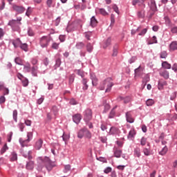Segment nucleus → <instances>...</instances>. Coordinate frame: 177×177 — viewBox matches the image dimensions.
<instances>
[{
  "label": "nucleus",
  "mask_w": 177,
  "mask_h": 177,
  "mask_svg": "<svg viewBox=\"0 0 177 177\" xmlns=\"http://www.w3.org/2000/svg\"><path fill=\"white\" fill-rule=\"evenodd\" d=\"M126 118L127 122H129L130 124H132L134 121L133 118H132V114L131 113V112L126 113Z\"/></svg>",
  "instance_id": "nucleus-14"
},
{
  "label": "nucleus",
  "mask_w": 177,
  "mask_h": 177,
  "mask_svg": "<svg viewBox=\"0 0 177 177\" xmlns=\"http://www.w3.org/2000/svg\"><path fill=\"white\" fill-rule=\"evenodd\" d=\"M91 79L93 86H96V85H97V78H96V76L91 75Z\"/></svg>",
  "instance_id": "nucleus-26"
},
{
  "label": "nucleus",
  "mask_w": 177,
  "mask_h": 177,
  "mask_svg": "<svg viewBox=\"0 0 177 177\" xmlns=\"http://www.w3.org/2000/svg\"><path fill=\"white\" fill-rule=\"evenodd\" d=\"M138 17H140L141 19H143L145 17V10H141L138 12Z\"/></svg>",
  "instance_id": "nucleus-43"
},
{
  "label": "nucleus",
  "mask_w": 177,
  "mask_h": 177,
  "mask_svg": "<svg viewBox=\"0 0 177 177\" xmlns=\"http://www.w3.org/2000/svg\"><path fill=\"white\" fill-rule=\"evenodd\" d=\"M167 81L160 80L158 82V88L159 91H162V89H164V86H167Z\"/></svg>",
  "instance_id": "nucleus-10"
},
{
  "label": "nucleus",
  "mask_w": 177,
  "mask_h": 177,
  "mask_svg": "<svg viewBox=\"0 0 177 177\" xmlns=\"http://www.w3.org/2000/svg\"><path fill=\"white\" fill-rule=\"evenodd\" d=\"M6 150H8V145L6 144H5L1 150V154H3V153H5V151H6Z\"/></svg>",
  "instance_id": "nucleus-54"
},
{
  "label": "nucleus",
  "mask_w": 177,
  "mask_h": 177,
  "mask_svg": "<svg viewBox=\"0 0 177 177\" xmlns=\"http://www.w3.org/2000/svg\"><path fill=\"white\" fill-rule=\"evenodd\" d=\"M142 73H143V67H142L141 66L135 69L136 77L140 75Z\"/></svg>",
  "instance_id": "nucleus-17"
},
{
  "label": "nucleus",
  "mask_w": 177,
  "mask_h": 177,
  "mask_svg": "<svg viewBox=\"0 0 177 177\" xmlns=\"http://www.w3.org/2000/svg\"><path fill=\"white\" fill-rule=\"evenodd\" d=\"M10 160H11V161H16L17 160V153L13 152L11 154Z\"/></svg>",
  "instance_id": "nucleus-39"
},
{
  "label": "nucleus",
  "mask_w": 177,
  "mask_h": 177,
  "mask_svg": "<svg viewBox=\"0 0 177 177\" xmlns=\"http://www.w3.org/2000/svg\"><path fill=\"white\" fill-rule=\"evenodd\" d=\"M137 3H138V6H141V8H145L146 6V5H145V3L140 2V0H133L132 1V5L133 6H136V5Z\"/></svg>",
  "instance_id": "nucleus-18"
},
{
  "label": "nucleus",
  "mask_w": 177,
  "mask_h": 177,
  "mask_svg": "<svg viewBox=\"0 0 177 177\" xmlns=\"http://www.w3.org/2000/svg\"><path fill=\"white\" fill-rule=\"evenodd\" d=\"M147 32V28H144L138 35H145Z\"/></svg>",
  "instance_id": "nucleus-64"
},
{
  "label": "nucleus",
  "mask_w": 177,
  "mask_h": 177,
  "mask_svg": "<svg viewBox=\"0 0 177 177\" xmlns=\"http://www.w3.org/2000/svg\"><path fill=\"white\" fill-rule=\"evenodd\" d=\"M150 81V76L149 75H145L142 80V84H144V86H146L147 82Z\"/></svg>",
  "instance_id": "nucleus-25"
},
{
  "label": "nucleus",
  "mask_w": 177,
  "mask_h": 177,
  "mask_svg": "<svg viewBox=\"0 0 177 177\" xmlns=\"http://www.w3.org/2000/svg\"><path fill=\"white\" fill-rule=\"evenodd\" d=\"M23 156L25 157V158H28V160H31L32 158L31 151H25L24 152Z\"/></svg>",
  "instance_id": "nucleus-27"
},
{
  "label": "nucleus",
  "mask_w": 177,
  "mask_h": 177,
  "mask_svg": "<svg viewBox=\"0 0 177 177\" xmlns=\"http://www.w3.org/2000/svg\"><path fill=\"white\" fill-rule=\"evenodd\" d=\"M86 50H87V52H89V53H91V52H92L93 50V46H92V44H91V43L87 44Z\"/></svg>",
  "instance_id": "nucleus-35"
},
{
  "label": "nucleus",
  "mask_w": 177,
  "mask_h": 177,
  "mask_svg": "<svg viewBox=\"0 0 177 177\" xmlns=\"http://www.w3.org/2000/svg\"><path fill=\"white\" fill-rule=\"evenodd\" d=\"M12 136H13V133L10 132V133L8 134V142H11V140H12Z\"/></svg>",
  "instance_id": "nucleus-59"
},
{
  "label": "nucleus",
  "mask_w": 177,
  "mask_h": 177,
  "mask_svg": "<svg viewBox=\"0 0 177 177\" xmlns=\"http://www.w3.org/2000/svg\"><path fill=\"white\" fill-rule=\"evenodd\" d=\"M24 71L25 73H30L33 77H37L38 74V66H33L31 67V64L30 62H25V64H24Z\"/></svg>",
  "instance_id": "nucleus-2"
},
{
  "label": "nucleus",
  "mask_w": 177,
  "mask_h": 177,
  "mask_svg": "<svg viewBox=\"0 0 177 177\" xmlns=\"http://www.w3.org/2000/svg\"><path fill=\"white\" fill-rule=\"evenodd\" d=\"M62 138H63V140H64V142H67V140H68V139H70V135L64 134Z\"/></svg>",
  "instance_id": "nucleus-51"
},
{
  "label": "nucleus",
  "mask_w": 177,
  "mask_h": 177,
  "mask_svg": "<svg viewBox=\"0 0 177 177\" xmlns=\"http://www.w3.org/2000/svg\"><path fill=\"white\" fill-rule=\"evenodd\" d=\"M82 118V116H81V114L80 113H77L73 116V120L75 122V124H80Z\"/></svg>",
  "instance_id": "nucleus-11"
},
{
  "label": "nucleus",
  "mask_w": 177,
  "mask_h": 177,
  "mask_svg": "<svg viewBox=\"0 0 177 177\" xmlns=\"http://www.w3.org/2000/svg\"><path fill=\"white\" fill-rule=\"evenodd\" d=\"M26 169H34V162L29 161L26 164Z\"/></svg>",
  "instance_id": "nucleus-29"
},
{
  "label": "nucleus",
  "mask_w": 177,
  "mask_h": 177,
  "mask_svg": "<svg viewBox=\"0 0 177 177\" xmlns=\"http://www.w3.org/2000/svg\"><path fill=\"white\" fill-rule=\"evenodd\" d=\"M16 64H19V66H23V60L20 57H16L15 59Z\"/></svg>",
  "instance_id": "nucleus-37"
},
{
  "label": "nucleus",
  "mask_w": 177,
  "mask_h": 177,
  "mask_svg": "<svg viewBox=\"0 0 177 177\" xmlns=\"http://www.w3.org/2000/svg\"><path fill=\"white\" fill-rule=\"evenodd\" d=\"M102 131H106L107 129V124L106 123H102L100 127Z\"/></svg>",
  "instance_id": "nucleus-57"
},
{
  "label": "nucleus",
  "mask_w": 177,
  "mask_h": 177,
  "mask_svg": "<svg viewBox=\"0 0 177 177\" xmlns=\"http://www.w3.org/2000/svg\"><path fill=\"white\" fill-rule=\"evenodd\" d=\"M96 12H99L100 15H102V16H107L109 13L106 12V10L104 8H97Z\"/></svg>",
  "instance_id": "nucleus-22"
},
{
  "label": "nucleus",
  "mask_w": 177,
  "mask_h": 177,
  "mask_svg": "<svg viewBox=\"0 0 177 177\" xmlns=\"http://www.w3.org/2000/svg\"><path fill=\"white\" fill-rule=\"evenodd\" d=\"M20 48L22 50H24V52H28V45H27V44H21Z\"/></svg>",
  "instance_id": "nucleus-31"
},
{
  "label": "nucleus",
  "mask_w": 177,
  "mask_h": 177,
  "mask_svg": "<svg viewBox=\"0 0 177 177\" xmlns=\"http://www.w3.org/2000/svg\"><path fill=\"white\" fill-rule=\"evenodd\" d=\"M147 106H153L154 104V100L149 99L146 102Z\"/></svg>",
  "instance_id": "nucleus-41"
},
{
  "label": "nucleus",
  "mask_w": 177,
  "mask_h": 177,
  "mask_svg": "<svg viewBox=\"0 0 177 177\" xmlns=\"http://www.w3.org/2000/svg\"><path fill=\"white\" fill-rule=\"evenodd\" d=\"M111 24H114V23H115V16L114 14L111 15Z\"/></svg>",
  "instance_id": "nucleus-52"
},
{
  "label": "nucleus",
  "mask_w": 177,
  "mask_h": 177,
  "mask_svg": "<svg viewBox=\"0 0 177 177\" xmlns=\"http://www.w3.org/2000/svg\"><path fill=\"white\" fill-rule=\"evenodd\" d=\"M118 133H120V129L115 127H111L109 130V135H118Z\"/></svg>",
  "instance_id": "nucleus-12"
},
{
  "label": "nucleus",
  "mask_w": 177,
  "mask_h": 177,
  "mask_svg": "<svg viewBox=\"0 0 177 177\" xmlns=\"http://www.w3.org/2000/svg\"><path fill=\"white\" fill-rule=\"evenodd\" d=\"M12 9L15 10V12H17L19 15H21V13H24V12L26 11V8L24 7L17 5H14L12 6Z\"/></svg>",
  "instance_id": "nucleus-7"
},
{
  "label": "nucleus",
  "mask_w": 177,
  "mask_h": 177,
  "mask_svg": "<svg viewBox=\"0 0 177 177\" xmlns=\"http://www.w3.org/2000/svg\"><path fill=\"white\" fill-rule=\"evenodd\" d=\"M162 67H163V68H167L169 70V68H171V64L165 61L162 63Z\"/></svg>",
  "instance_id": "nucleus-33"
},
{
  "label": "nucleus",
  "mask_w": 177,
  "mask_h": 177,
  "mask_svg": "<svg viewBox=\"0 0 177 177\" xmlns=\"http://www.w3.org/2000/svg\"><path fill=\"white\" fill-rule=\"evenodd\" d=\"M150 9L152 10V12L151 13L150 17L154 15V12L156 10H157V5L156 4V1L151 0V4H150Z\"/></svg>",
  "instance_id": "nucleus-8"
},
{
  "label": "nucleus",
  "mask_w": 177,
  "mask_h": 177,
  "mask_svg": "<svg viewBox=\"0 0 177 177\" xmlns=\"http://www.w3.org/2000/svg\"><path fill=\"white\" fill-rule=\"evenodd\" d=\"M42 145H44V140H42V139L37 140L35 145V149H36V150H40L41 147H42Z\"/></svg>",
  "instance_id": "nucleus-9"
},
{
  "label": "nucleus",
  "mask_w": 177,
  "mask_h": 177,
  "mask_svg": "<svg viewBox=\"0 0 177 177\" xmlns=\"http://www.w3.org/2000/svg\"><path fill=\"white\" fill-rule=\"evenodd\" d=\"M135 135H136V132L135 131V129H131L129 133L128 138L132 139V138H133V136H135Z\"/></svg>",
  "instance_id": "nucleus-32"
},
{
  "label": "nucleus",
  "mask_w": 177,
  "mask_h": 177,
  "mask_svg": "<svg viewBox=\"0 0 177 177\" xmlns=\"http://www.w3.org/2000/svg\"><path fill=\"white\" fill-rule=\"evenodd\" d=\"M110 45H111V38H108L104 42V44H103L102 47L104 48V49H106V48L110 46Z\"/></svg>",
  "instance_id": "nucleus-21"
},
{
  "label": "nucleus",
  "mask_w": 177,
  "mask_h": 177,
  "mask_svg": "<svg viewBox=\"0 0 177 177\" xmlns=\"http://www.w3.org/2000/svg\"><path fill=\"white\" fill-rule=\"evenodd\" d=\"M31 13H32V8H31V7H28L26 10V16H28V17H30Z\"/></svg>",
  "instance_id": "nucleus-42"
},
{
  "label": "nucleus",
  "mask_w": 177,
  "mask_h": 177,
  "mask_svg": "<svg viewBox=\"0 0 177 177\" xmlns=\"http://www.w3.org/2000/svg\"><path fill=\"white\" fill-rule=\"evenodd\" d=\"M160 75L161 77H163V78H165V80H168V78H169V72H168L166 70L161 71L160 72Z\"/></svg>",
  "instance_id": "nucleus-13"
},
{
  "label": "nucleus",
  "mask_w": 177,
  "mask_h": 177,
  "mask_svg": "<svg viewBox=\"0 0 177 177\" xmlns=\"http://www.w3.org/2000/svg\"><path fill=\"white\" fill-rule=\"evenodd\" d=\"M91 27H96L97 26V20L95 17H92L91 19Z\"/></svg>",
  "instance_id": "nucleus-24"
},
{
  "label": "nucleus",
  "mask_w": 177,
  "mask_h": 177,
  "mask_svg": "<svg viewBox=\"0 0 177 177\" xmlns=\"http://www.w3.org/2000/svg\"><path fill=\"white\" fill-rule=\"evenodd\" d=\"M60 17H58L55 21V26H59V24H60Z\"/></svg>",
  "instance_id": "nucleus-63"
},
{
  "label": "nucleus",
  "mask_w": 177,
  "mask_h": 177,
  "mask_svg": "<svg viewBox=\"0 0 177 177\" xmlns=\"http://www.w3.org/2000/svg\"><path fill=\"white\" fill-rule=\"evenodd\" d=\"M118 100L119 102H121L122 100H124V103L127 104V103H129L131 102V97H126L124 98V97L119 96L118 97Z\"/></svg>",
  "instance_id": "nucleus-15"
},
{
  "label": "nucleus",
  "mask_w": 177,
  "mask_h": 177,
  "mask_svg": "<svg viewBox=\"0 0 177 177\" xmlns=\"http://www.w3.org/2000/svg\"><path fill=\"white\" fill-rule=\"evenodd\" d=\"M134 155L136 157H140L141 154H140V148H136L134 150Z\"/></svg>",
  "instance_id": "nucleus-38"
},
{
  "label": "nucleus",
  "mask_w": 177,
  "mask_h": 177,
  "mask_svg": "<svg viewBox=\"0 0 177 177\" xmlns=\"http://www.w3.org/2000/svg\"><path fill=\"white\" fill-rule=\"evenodd\" d=\"M13 118L16 122H17V111H13Z\"/></svg>",
  "instance_id": "nucleus-53"
},
{
  "label": "nucleus",
  "mask_w": 177,
  "mask_h": 177,
  "mask_svg": "<svg viewBox=\"0 0 177 177\" xmlns=\"http://www.w3.org/2000/svg\"><path fill=\"white\" fill-rule=\"evenodd\" d=\"M38 162H42V164H44L46 165V168L48 171H52L53 168L56 167V165L55 162H53L48 157L42 158L39 157L38 158Z\"/></svg>",
  "instance_id": "nucleus-3"
},
{
  "label": "nucleus",
  "mask_w": 177,
  "mask_h": 177,
  "mask_svg": "<svg viewBox=\"0 0 177 177\" xmlns=\"http://www.w3.org/2000/svg\"><path fill=\"white\" fill-rule=\"evenodd\" d=\"M146 143H147V138H142L140 140L141 146H145Z\"/></svg>",
  "instance_id": "nucleus-46"
},
{
  "label": "nucleus",
  "mask_w": 177,
  "mask_h": 177,
  "mask_svg": "<svg viewBox=\"0 0 177 177\" xmlns=\"http://www.w3.org/2000/svg\"><path fill=\"white\" fill-rule=\"evenodd\" d=\"M111 171V167H106L104 171V174H110Z\"/></svg>",
  "instance_id": "nucleus-62"
},
{
  "label": "nucleus",
  "mask_w": 177,
  "mask_h": 177,
  "mask_svg": "<svg viewBox=\"0 0 177 177\" xmlns=\"http://www.w3.org/2000/svg\"><path fill=\"white\" fill-rule=\"evenodd\" d=\"M167 151H168V147H167V146H165L159 152V154H160V156H165V154H167Z\"/></svg>",
  "instance_id": "nucleus-30"
},
{
  "label": "nucleus",
  "mask_w": 177,
  "mask_h": 177,
  "mask_svg": "<svg viewBox=\"0 0 177 177\" xmlns=\"http://www.w3.org/2000/svg\"><path fill=\"white\" fill-rule=\"evenodd\" d=\"M121 154H122V151H121L120 149L115 150V151H114L115 157H116L117 158H120V157H121Z\"/></svg>",
  "instance_id": "nucleus-28"
},
{
  "label": "nucleus",
  "mask_w": 177,
  "mask_h": 177,
  "mask_svg": "<svg viewBox=\"0 0 177 177\" xmlns=\"http://www.w3.org/2000/svg\"><path fill=\"white\" fill-rule=\"evenodd\" d=\"M148 148L143 149L145 156H150V142H147Z\"/></svg>",
  "instance_id": "nucleus-20"
},
{
  "label": "nucleus",
  "mask_w": 177,
  "mask_h": 177,
  "mask_svg": "<svg viewBox=\"0 0 177 177\" xmlns=\"http://www.w3.org/2000/svg\"><path fill=\"white\" fill-rule=\"evenodd\" d=\"M85 46V44H84V43L82 42H79L76 44V48L77 49H82V48H84Z\"/></svg>",
  "instance_id": "nucleus-45"
},
{
  "label": "nucleus",
  "mask_w": 177,
  "mask_h": 177,
  "mask_svg": "<svg viewBox=\"0 0 177 177\" xmlns=\"http://www.w3.org/2000/svg\"><path fill=\"white\" fill-rule=\"evenodd\" d=\"M19 143L22 147H26L30 143V141L27 139L23 140V138H19Z\"/></svg>",
  "instance_id": "nucleus-16"
},
{
  "label": "nucleus",
  "mask_w": 177,
  "mask_h": 177,
  "mask_svg": "<svg viewBox=\"0 0 177 177\" xmlns=\"http://www.w3.org/2000/svg\"><path fill=\"white\" fill-rule=\"evenodd\" d=\"M50 42V37L49 36H43L39 39V45L42 48H48Z\"/></svg>",
  "instance_id": "nucleus-5"
},
{
  "label": "nucleus",
  "mask_w": 177,
  "mask_h": 177,
  "mask_svg": "<svg viewBox=\"0 0 177 177\" xmlns=\"http://www.w3.org/2000/svg\"><path fill=\"white\" fill-rule=\"evenodd\" d=\"M113 54L112 56L115 57L117 56L118 53V45H115L113 46Z\"/></svg>",
  "instance_id": "nucleus-34"
},
{
  "label": "nucleus",
  "mask_w": 177,
  "mask_h": 177,
  "mask_svg": "<svg viewBox=\"0 0 177 177\" xmlns=\"http://www.w3.org/2000/svg\"><path fill=\"white\" fill-rule=\"evenodd\" d=\"M85 136L86 139H91L92 138V133L88 130L86 128L81 129L77 132V138L79 139H82Z\"/></svg>",
  "instance_id": "nucleus-4"
},
{
  "label": "nucleus",
  "mask_w": 177,
  "mask_h": 177,
  "mask_svg": "<svg viewBox=\"0 0 177 177\" xmlns=\"http://www.w3.org/2000/svg\"><path fill=\"white\" fill-rule=\"evenodd\" d=\"M74 78H75V76L74 75H72L70 76L69 77V84H73V82H74Z\"/></svg>",
  "instance_id": "nucleus-61"
},
{
  "label": "nucleus",
  "mask_w": 177,
  "mask_h": 177,
  "mask_svg": "<svg viewBox=\"0 0 177 177\" xmlns=\"http://www.w3.org/2000/svg\"><path fill=\"white\" fill-rule=\"evenodd\" d=\"M12 45H14L15 48H19L21 45V41H20V39L12 40Z\"/></svg>",
  "instance_id": "nucleus-19"
},
{
  "label": "nucleus",
  "mask_w": 177,
  "mask_h": 177,
  "mask_svg": "<svg viewBox=\"0 0 177 177\" xmlns=\"http://www.w3.org/2000/svg\"><path fill=\"white\" fill-rule=\"evenodd\" d=\"M112 8L115 13L120 15V10H118V6H117V5L114 4Z\"/></svg>",
  "instance_id": "nucleus-49"
},
{
  "label": "nucleus",
  "mask_w": 177,
  "mask_h": 177,
  "mask_svg": "<svg viewBox=\"0 0 177 177\" xmlns=\"http://www.w3.org/2000/svg\"><path fill=\"white\" fill-rule=\"evenodd\" d=\"M59 45H60L59 43H53L52 44L53 49H59Z\"/></svg>",
  "instance_id": "nucleus-58"
},
{
  "label": "nucleus",
  "mask_w": 177,
  "mask_h": 177,
  "mask_svg": "<svg viewBox=\"0 0 177 177\" xmlns=\"http://www.w3.org/2000/svg\"><path fill=\"white\" fill-rule=\"evenodd\" d=\"M21 81L23 86H28V79L24 78Z\"/></svg>",
  "instance_id": "nucleus-48"
},
{
  "label": "nucleus",
  "mask_w": 177,
  "mask_h": 177,
  "mask_svg": "<svg viewBox=\"0 0 177 177\" xmlns=\"http://www.w3.org/2000/svg\"><path fill=\"white\" fill-rule=\"evenodd\" d=\"M71 169V166L70 165H65L64 167V172H68Z\"/></svg>",
  "instance_id": "nucleus-55"
},
{
  "label": "nucleus",
  "mask_w": 177,
  "mask_h": 177,
  "mask_svg": "<svg viewBox=\"0 0 177 177\" xmlns=\"http://www.w3.org/2000/svg\"><path fill=\"white\" fill-rule=\"evenodd\" d=\"M170 50H177V42L173 41L169 45Z\"/></svg>",
  "instance_id": "nucleus-23"
},
{
  "label": "nucleus",
  "mask_w": 177,
  "mask_h": 177,
  "mask_svg": "<svg viewBox=\"0 0 177 177\" xmlns=\"http://www.w3.org/2000/svg\"><path fill=\"white\" fill-rule=\"evenodd\" d=\"M30 63L32 64V66H36V64L38 63V60L35 58H32Z\"/></svg>",
  "instance_id": "nucleus-56"
},
{
  "label": "nucleus",
  "mask_w": 177,
  "mask_h": 177,
  "mask_svg": "<svg viewBox=\"0 0 177 177\" xmlns=\"http://www.w3.org/2000/svg\"><path fill=\"white\" fill-rule=\"evenodd\" d=\"M113 85H114V84H113V79L111 77H107L102 82L100 86V91H104V89H106L105 92H110L111 88H113Z\"/></svg>",
  "instance_id": "nucleus-1"
},
{
  "label": "nucleus",
  "mask_w": 177,
  "mask_h": 177,
  "mask_svg": "<svg viewBox=\"0 0 177 177\" xmlns=\"http://www.w3.org/2000/svg\"><path fill=\"white\" fill-rule=\"evenodd\" d=\"M171 32L172 34H177V26H172L171 28Z\"/></svg>",
  "instance_id": "nucleus-50"
},
{
  "label": "nucleus",
  "mask_w": 177,
  "mask_h": 177,
  "mask_svg": "<svg viewBox=\"0 0 177 177\" xmlns=\"http://www.w3.org/2000/svg\"><path fill=\"white\" fill-rule=\"evenodd\" d=\"M167 56H168V54L167 53V51H162L160 53L161 59H166Z\"/></svg>",
  "instance_id": "nucleus-47"
},
{
  "label": "nucleus",
  "mask_w": 177,
  "mask_h": 177,
  "mask_svg": "<svg viewBox=\"0 0 177 177\" xmlns=\"http://www.w3.org/2000/svg\"><path fill=\"white\" fill-rule=\"evenodd\" d=\"M84 121H86V122H88V121H91V120H92V110L86 109L84 111Z\"/></svg>",
  "instance_id": "nucleus-6"
},
{
  "label": "nucleus",
  "mask_w": 177,
  "mask_h": 177,
  "mask_svg": "<svg viewBox=\"0 0 177 177\" xmlns=\"http://www.w3.org/2000/svg\"><path fill=\"white\" fill-rule=\"evenodd\" d=\"M32 132L30 131V132H28L27 133V138L28 139H26L27 140H28L29 142L31 141L32 140Z\"/></svg>",
  "instance_id": "nucleus-44"
},
{
  "label": "nucleus",
  "mask_w": 177,
  "mask_h": 177,
  "mask_svg": "<svg viewBox=\"0 0 177 177\" xmlns=\"http://www.w3.org/2000/svg\"><path fill=\"white\" fill-rule=\"evenodd\" d=\"M153 44H157V37L153 36L152 39L148 42V45H153Z\"/></svg>",
  "instance_id": "nucleus-36"
},
{
  "label": "nucleus",
  "mask_w": 177,
  "mask_h": 177,
  "mask_svg": "<svg viewBox=\"0 0 177 177\" xmlns=\"http://www.w3.org/2000/svg\"><path fill=\"white\" fill-rule=\"evenodd\" d=\"M125 167H127V165H118L117 166V168L119 171H124V169H125Z\"/></svg>",
  "instance_id": "nucleus-60"
},
{
  "label": "nucleus",
  "mask_w": 177,
  "mask_h": 177,
  "mask_svg": "<svg viewBox=\"0 0 177 177\" xmlns=\"http://www.w3.org/2000/svg\"><path fill=\"white\" fill-rule=\"evenodd\" d=\"M46 5L48 6V8H53L55 6H53V0H47L46 1Z\"/></svg>",
  "instance_id": "nucleus-40"
}]
</instances>
